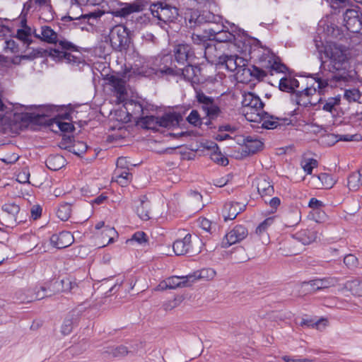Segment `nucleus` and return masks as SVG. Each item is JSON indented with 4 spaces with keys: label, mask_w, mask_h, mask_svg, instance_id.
<instances>
[{
    "label": "nucleus",
    "mask_w": 362,
    "mask_h": 362,
    "mask_svg": "<svg viewBox=\"0 0 362 362\" xmlns=\"http://www.w3.org/2000/svg\"><path fill=\"white\" fill-rule=\"evenodd\" d=\"M325 54L329 58L327 70L332 74V78L336 81H348L350 64L346 47L335 42L330 43L325 47Z\"/></svg>",
    "instance_id": "obj_1"
},
{
    "label": "nucleus",
    "mask_w": 362,
    "mask_h": 362,
    "mask_svg": "<svg viewBox=\"0 0 362 362\" xmlns=\"http://www.w3.org/2000/svg\"><path fill=\"white\" fill-rule=\"evenodd\" d=\"M150 11L151 15L158 20L157 25L169 33L170 30L177 31L181 25L182 17L177 7L164 1L151 3Z\"/></svg>",
    "instance_id": "obj_2"
},
{
    "label": "nucleus",
    "mask_w": 362,
    "mask_h": 362,
    "mask_svg": "<svg viewBox=\"0 0 362 362\" xmlns=\"http://www.w3.org/2000/svg\"><path fill=\"white\" fill-rule=\"evenodd\" d=\"M151 2L148 0H134L130 3H122L121 7L112 11L115 17H120L128 19L131 16V21L135 22L140 28L146 26L151 22L148 13L139 14L148 6L150 7Z\"/></svg>",
    "instance_id": "obj_3"
},
{
    "label": "nucleus",
    "mask_w": 362,
    "mask_h": 362,
    "mask_svg": "<svg viewBox=\"0 0 362 362\" xmlns=\"http://www.w3.org/2000/svg\"><path fill=\"white\" fill-rule=\"evenodd\" d=\"M163 74L179 76L181 78L189 81L192 85L204 83L206 81V76L203 74L200 66H193L187 63L183 67H179L174 64V66H167L165 64L160 69Z\"/></svg>",
    "instance_id": "obj_4"
},
{
    "label": "nucleus",
    "mask_w": 362,
    "mask_h": 362,
    "mask_svg": "<svg viewBox=\"0 0 362 362\" xmlns=\"http://www.w3.org/2000/svg\"><path fill=\"white\" fill-rule=\"evenodd\" d=\"M131 31L123 24H118L111 28L105 42H110L112 49L118 52H126L133 43Z\"/></svg>",
    "instance_id": "obj_5"
},
{
    "label": "nucleus",
    "mask_w": 362,
    "mask_h": 362,
    "mask_svg": "<svg viewBox=\"0 0 362 362\" xmlns=\"http://www.w3.org/2000/svg\"><path fill=\"white\" fill-rule=\"evenodd\" d=\"M1 223L7 228H14L18 224L25 222V215L21 211L19 205L12 202L6 203L2 207Z\"/></svg>",
    "instance_id": "obj_6"
},
{
    "label": "nucleus",
    "mask_w": 362,
    "mask_h": 362,
    "mask_svg": "<svg viewBox=\"0 0 362 362\" xmlns=\"http://www.w3.org/2000/svg\"><path fill=\"white\" fill-rule=\"evenodd\" d=\"M175 60H172L171 56H165L163 57L162 61L163 62H168L170 61V65L169 66H174V64L179 66L183 67L186 66L187 63H190L192 59L195 58L194 52L192 46L187 43H181L175 46L173 49ZM168 66V65H166Z\"/></svg>",
    "instance_id": "obj_7"
},
{
    "label": "nucleus",
    "mask_w": 362,
    "mask_h": 362,
    "mask_svg": "<svg viewBox=\"0 0 362 362\" xmlns=\"http://www.w3.org/2000/svg\"><path fill=\"white\" fill-rule=\"evenodd\" d=\"M62 286V291L74 292V289L78 288L76 281H71L69 279L61 281L53 279L49 284L40 286V291L36 292V299L40 300L46 297L52 296L56 291H59V287Z\"/></svg>",
    "instance_id": "obj_8"
},
{
    "label": "nucleus",
    "mask_w": 362,
    "mask_h": 362,
    "mask_svg": "<svg viewBox=\"0 0 362 362\" xmlns=\"http://www.w3.org/2000/svg\"><path fill=\"white\" fill-rule=\"evenodd\" d=\"M317 238V233L314 230H302L299 233H296L294 236L286 242L285 245L288 249V251H285L282 253L285 256H293L298 255L300 252V250L296 248V245L298 243H301L302 245H306L314 242Z\"/></svg>",
    "instance_id": "obj_9"
},
{
    "label": "nucleus",
    "mask_w": 362,
    "mask_h": 362,
    "mask_svg": "<svg viewBox=\"0 0 362 362\" xmlns=\"http://www.w3.org/2000/svg\"><path fill=\"white\" fill-rule=\"evenodd\" d=\"M202 241L199 238L192 240L191 234H187L183 239L176 240L173 243V250L176 255H188L194 256L201 252Z\"/></svg>",
    "instance_id": "obj_10"
},
{
    "label": "nucleus",
    "mask_w": 362,
    "mask_h": 362,
    "mask_svg": "<svg viewBox=\"0 0 362 362\" xmlns=\"http://www.w3.org/2000/svg\"><path fill=\"white\" fill-rule=\"evenodd\" d=\"M247 119L254 122H262V127L267 129H274L281 125L291 124V120L288 118H279L269 114L265 111L259 113H248Z\"/></svg>",
    "instance_id": "obj_11"
},
{
    "label": "nucleus",
    "mask_w": 362,
    "mask_h": 362,
    "mask_svg": "<svg viewBox=\"0 0 362 362\" xmlns=\"http://www.w3.org/2000/svg\"><path fill=\"white\" fill-rule=\"evenodd\" d=\"M344 25L353 33H362V11L358 6L347 8L343 13Z\"/></svg>",
    "instance_id": "obj_12"
},
{
    "label": "nucleus",
    "mask_w": 362,
    "mask_h": 362,
    "mask_svg": "<svg viewBox=\"0 0 362 362\" xmlns=\"http://www.w3.org/2000/svg\"><path fill=\"white\" fill-rule=\"evenodd\" d=\"M316 88L314 86L306 87L303 90H298L291 95V100L299 106L307 107L316 106L322 103V98H320L317 102H313V95L315 94Z\"/></svg>",
    "instance_id": "obj_13"
},
{
    "label": "nucleus",
    "mask_w": 362,
    "mask_h": 362,
    "mask_svg": "<svg viewBox=\"0 0 362 362\" xmlns=\"http://www.w3.org/2000/svg\"><path fill=\"white\" fill-rule=\"evenodd\" d=\"M222 17L215 15L208 10H194L190 14L189 23L192 26H200L205 23L217 24L221 22Z\"/></svg>",
    "instance_id": "obj_14"
},
{
    "label": "nucleus",
    "mask_w": 362,
    "mask_h": 362,
    "mask_svg": "<svg viewBox=\"0 0 362 362\" xmlns=\"http://www.w3.org/2000/svg\"><path fill=\"white\" fill-rule=\"evenodd\" d=\"M242 105L244 107V114L246 118L250 112L260 114L264 106V103L259 97L251 92L243 95Z\"/></svg>",
    "instance_id": "obj_15"
},
{
    "label": "nucleus",
    "mask_w": 362,
    "mask_h": 362,
    "mask_svg": "<svg viewBox=\"0 0 362 362\" xmlns=\"http://www.w3.org/2000/svg\"><path fill=\"white\" fill-rule=\"evenodd\" d=\"M248 235V230L243 225H237L229 231L223 238L221 247L227 248L229 246L240 242Z\"/></svg>",
    "instance_id": "obj_16"
},
{
    "label": "nucleus",
    "mask_w": 362,
    "mask_h": 362,
    "mask_svg": "<svg viewBox=\"0 0 362 362\" xmlns=\"http://www.w3.org/2000/svg\"><path fill=\"white\" fill-rule=\"evenodd\" d=\"M221 28L220 30H215L213 28L205 30L206 33L209 34V40H215L218 42H233L236 45L235 34L229 33L228 28L223 24L221 25Z\"/></svg>",
    "instance_id": "obj_17"
},
{
    "label": "nucleus",
    "mask_w": 362,
    "mask_h": 362,
    "mask_svg": "<svg viewBox=\"0 0 362 362\" xmlns=\"http://www.w3.org/2000/svg\"><path fill=\"white\" fill-rule=\"evenodd\" d=\"M259 62H264L263 66L267 69L268 74L269 73L271 75H273V71L286 73L288 71V68L286 64L269 55L263 54L259 59Z\"/></svg>",
    "instance_id": "obj_18"
},
{
    "label": "nucleus",
    "mask_w": 362,
    "mask_h": 362,
    "mask_svg": "<svg viewBox=\"0 0 362 362\" xmlns=\"http://www.w3.org/2000/svg\"><path fill=\"white\" fill-rule=\"evenodd\" d=\"M191 285L188 275L185 277L172 276L161 281L158 286V290L175 289L177 288L187 287Z\"/></svg>",
    "instance_id": "obj_19"
},
{
    "label": "nucleus",
    "mask_w": 362,
    "mask_h": 362,
    "mask_svg": "<svg viewBox=\"0 0 362 362\" xmlns=\"http://www.w3.org/2000/svg\"><path fill=\"white\" fill-rule=\"evenodd\" d=\"M339 283V279L336 277H325L322 279H315L308 281L302 282V286L310 285L313 291H320L330 287L335 286Z\"/></svg>",
    "instance_id": "obj_20"
},
{
    "label": "nucleus",
    "mask_w": 362,
    "mask_h": 362,
    "mask_svg": "<svg viewBox=\"0 0 362 362\" xmlns=\"http://www.w3.org/2000/svg\"><path fill=\"white\" fill-rule=\"evenodd\" d=\"M74 241V238L69 231H62L58 234H53L50 237L51 245L57 249L67 247L70 246Z\"/></svg>",
    "instance_id": "obj_21"
},
{
    "label": "nucleus",
    "mask_w": 362,
    "mask_h": 362,
    "mask_svg": "<svg viewBox=\"0 0 362 362\" xmlns=\"http://www.w3.org/2000/svg\"><path fill=\"white\" fill-rule=\"evenodd\" d=\"M244 149L243 152L245 155H253L263 149L264 143L257 138L252 136H247L243 139Z\"/></svg>",
    "instance_id": "obj_22"
},
{
    "label": "nucleus",
    "mask_w": 362,
    "mask_h": 362,
    "mask_svg": "<svg viewBox=\"0 0 362 362\" xmlns=\"http://www.w3.org/2000/svg\"><path fill=\"white\" fill-rule=\"evenodd\" d=\"M245 205L240 206L239 202H228L224 204L223 216L224 221L235 219L237 216L245 210Z\"/></svg>",
    "instance_id": "obj_23"
},
{
    "label": "nucleus",
    "mask_w": 362,
    "mask_h": 362,
    "mask_svg": "<svg viewBox=\"0 0 362 362\" xmlns=\"http://www.w3.org/2000/svg\"><path fill=\"white\" fill-rule=\"evenodd\" d=\"M49 115L45 114H35L33 112H25L22 115L21 121L30 123L34 125L48 126L51 118H47Z\"/></svg>",
    "instance_id": "obj_24"
},
{
    "label": "nucleus",
    "mask_w": 362,
    "mask_h": 362,
    "mask_svg": "<svg viewBox=\"0 0 362 362\" xmlns=\"http://www.w3.org/2000/svg\"><path fill=\"white\" fill-rule=\"evenodd\" d=\"M181 121H182V117L180 113L168 112L158 117V126L165 128L178 126Z\"/></svg>",
    "instance_id": "obj_25"
},
{
    "label": "nucleus",
    "mask_w": 362,
    "mask_h": 362,
    "mask_svg": "<svg viewBox=\"0 0 362 362\" xmlns=\"http://www.w3.org/2000/svg\"><path fill=\"white\" fill-rule=\"evenodd\" d=\"M72 122H63L61 121L57 117H53L50 119L49 124H48V126L49 127H50V129L54 132H57L59 130L62 132L69 133L72 132L75 130V127Z\"/></svg>",
    "instance_id": "obj_26"
},
{
    "label": "nucleus",
    "mask_w": 362,
    "mask_h": 362,
    "mask_svg": "<svg viewBox=\"0 0 362 362\" xmlns=\"http://www.w3.org/2000/svg\"><path fill=\"white\" fill-rule=\"evenodd\" d=\"M78 322V314L74 311L69 313L65 317L62 326V333L64 335L69 334L73 329L74 325H77Z\"/></svg>",
    "instance_id": "obj_27"
},
{
    "label": "nucleus",
    "mask_w": 362,
    "mask_h": 362,
    "mask_svg": "<svg viewBox=\"0 0 362 362\" xmlns=\"http://www.w3.org/2000/svg\"><path fill=\"white\" fill-rule=\"evenodd\" d=\"M66 162V159L62 155L54 154L48 156L45 164L49 170L57 171L65 166Z\"/></svg>",
    "instance_id": "obj_28"
},
{
    "label": "nucleus",
    "mask_w": 362,
    "mask_h": 362,
    "mask_svg": "<svg viewBox=\"0 0 362 362\" xmlns=\"http://www.w3.org/2000/svg\"><path fill=\"white\" fill-rule=\"evenodd\" d=\"M137 124L141 125L143 129L157 131L158 126V117L153 115L141 116L136 121Z\"/></svg>",
    "instance_id": "obj_29"
},
{
    "label": "nucleus",
    "mask_w": 362,
    "mask_h": 362,
    "mask_svg": "<svg viewBox=\"0 0 362 362\" xmlns=\"http://www.w3.org/2000/svg\"><path fill=\"white\" fill-rule=\"evenodd\" d=\"M108 82L112 86L115 91L119 95H124L127 94V90L125 87L126 81L117 76L111 75L108 77Z\"/></svg>",
    "instance_id": "obj_30"
},
{
    "label": "nucleus",
    "mask_w": 362,
    "mask_h": 362,
    "mask_svg": "<svg viewBox=\"0 0 362 362\" xmlns=\"http://www.w3.org/2000/svg\"><path fill=\"white\" fill-rule=\"evenodd\" d=\"M216 274V272L211 268L202 269L194 272L193 274L188 275V279H190L191 283L201 279L211 280L214 278Z\"/></svg>",
    "instance_id": "obj_31"
},
{
    "label": "nucleus",
    "mask_w": 362,
    "mask_h": 362,
    "mask_svg": "<svg viewBox=\"0 0 362 362\" xmlns=\"http://www.w3.org/2000/svg\"><path fill=\"white\" fill-rule=\"evenodd\" d=\"M259 63V66H257L255 64H250V77L252 78V81H262L264 78L267 76L268 71L263 66L264 65V62Z\"/></svg>",
    "instance_id": "obj_32"
},
{
    "label": "nucleus",
    "mask_w": 362,
    "mask_h": 362,
    "mask_svg": "<svg viewBox=\"0 0 362 362\" xmlns=\"http://www.w3.org/2000/svg\"><path fill=\"white\" fill-rule=\"evenodd\" d=\"M257 191L262 197L264 196H272L274 193L273 185L269 180L262 178L257 182Z\"/></svg>",
    "instance_id": "obj_33"
},
{
    "label": "nucleus",
    "mask_w": 362,
    "mask_h": 362,
    "mask_svg": "<svg viewBox=\"0 0 362 362\" xmlns=\"http://www.w3.org/2000/svg\"><path fill=\"white\" fill-rule=\"evenodd\" d=\"M57 33L49 26L43 25L41 27L40 40L49 44H56L58 41Z\"/></svg>",
    "instance_id": "obj_34"
},
{
    "label": "nucleus",
    "mask_w": 362,
    "mask_h": 362,
    "mask_svg": "<svg viewBox=\"0 0 362 362\" xmlns=\"http://www.w3.org/2000/svg\"><path fill=\"white\" fill-rule=\"evenodd\" d=\"M218 62L219 64L225 65L226 68L230 71H238V60L233 55H221L218 57Z\"/></svg>",
    "instance_id": "obj_35"
},
{
    "label": "nucleus",
    "mask_w": 362,
    "mask_h": 362,
    "mask_svg": "<svg viewBox=\"0 0 362 362\" xmlns=\"http://www.w3.org/2000/svg\"><path fill=\"white\" fill-rule=\"evenodd\" d=\"M313 78L315 82L317 83L316 90H317L320 94H322L325 91V88L329 86V82L332 81H336L332 78V75L331 77H325V76H320V74H315L310 76Z\"/></svg>",
    "instance_id": "obj_36"
},
{
    "label": "nucleus",
    "mask_w": 362,
    "mask_h": 362,
    "mask_svg": "<svg viewBox=\"0 0 362 362\" xmlns=\"http://www.w3.org/2000/svg\"><path fill=\"white\" fill-rule=\"evenodd\" d=\"M64 149L78 156H81L82 154L88 150V145L86 143L81 141H74L73 144L70 146H64Z\"/></svg>",
    "instance_id": "obj_37"
},
{
    "label": "nucleus",
    "mask_w": 362,
    "mask_h": 362,
    "mask_svg": "<svg viewBox=\"0 0 362 362\" xmlns=\"http://www.w3.org/2000/svg\"><path fill=\"white\" fill-rule=\"evenodd\" d=\"M115 174L117 178V182L122 187L127 186L132 178V174L127 170L117 169Z\"/></svg>",
    "instance_id": "obj_38"
},
{
    "label": "nucleus",
    "mask_w": 362,
    "mask_h": 362,
    "mask_svg": "<svg viewBox=\"0 0 362 362\" xmlns=\"http://www.w3.org/2000/svg\"><path fill=\"white\" fill-rule=\"evenodd\" d=\"M100 16H101V15H99L96 13H89L87 14L81 15V16H80L78 17H76V18H74L70 16H64L62 18L61 20L64 22L74 21H81L87 20L88 24L93 25V23H91L90 21L91 19L96 20L98 18H99Z\"/></svg>",
    "instance_id": "obj_39"
},
{
    "label": "nucleus",
    "mask_w": 362,
    "mask_h": 362,
    "mask_svg": "<svg viewBox=\"0 0 362 362\" xmlns=\"http://www.w3.org/2000/svg\"><path fill=\"white\" fill-rule=\"evenodd\" d=\"M241 66L242 67L239 68L238 71L236 72L237 78L243 83H247L252 81V78L250 77V64L246 66L241 65Z\"/></svg>",
    "instance_id": "obj_40"
},
{
    "label": "nucleus",
    "mask_w": 362,
    "mask_h": 362,
    "mask_svg": "<svg viewBox=\"0 0 362 362\" xmlns=\"http://www.w3.org/2000/svg\"><path fill=\"white\" fill-rule=\"evenodd\" d=\"M341 101V96L337 95L335 97H330L327 100H323L321 104L323 103L322 109L326 112L332 113L333 110H335V107L339 105Z\"/></svg>",
    "instance_id": "obj_41"
},
{
    "label": "nucleus",
    "mask_w": 362,
    "mask_h": 362,
    "mask_svg": "<svg viewBox=\"0 0 362 362\" xmlns=\"http://www.w3.org/2000/svg\"><path fill=\"white\" fill-rule=\"evenodd\" d=\"M327 138L332 139V145L334 144L337 141H358L361 135L359 134H344V135H335L329 134L326 136Z\"/></svg>",
    "instance_id": "obj_42"
},
{
    "label": "nucleus",
    "mask_w": 362,
    "mask_h": 362,
    "mask_svg": "<svg viewBox=\"0 0 362 362\" xmlns=\"http://www.w3.org/2000/svg\"><path fill=\"white\" fill-rule=\"evenodd\" d=\"M196 98L199 104H202V108L204 110V106L210 107L214 103V99L212 97L206 95L204 92L199 89H196Z\"/></svg>",
    "instance_id": "obj_43"
},
{
    "label": "nucleus",
    "mask_w": 362,
    "mask_h": 362,
    "mask_svg": "<svg viewBox=\"0 0 362 362\" xmlns=\"http://www.w3.org/2000/svg\"><path fill=\"white\" fill-rule=\"evenodd\" d=\"M71 204L69 203H63L59 205L58 210L57 211V216L62 221H65L69 218V217L71 216Z\"/></svg>",
    "instance_id": "obj_44"
},
{
    "label": "nucleus",
    "mask_w": 362,
    "mask_h": 362,
    "mask_svg": "<svg viewBox=\"0 0 362 362\" xmlns=\"http://www.w3.org/2000/svg\"><path fill=\"white\" fill-rule=\"evenodd\" d=\"M317 177L320 181L322 187L325 189L332 188L336 182L332 175L328 173H320Z\"/></svg>",
    "instance_id": "obj_45"
},
{
    "label": "nucleus",
    "mask_w": 362,
    "mask_h": 362,
    "mask_svg": "<svg viewBox=\"0 0 362 362\" xmlns=\"http://www.w3.org/2000/svg\"><path fill=\"white\" fill-rule=\"evenodd\" d=\"M214 146L216 148V150L211 155V160L214 163L222 166L227 165L228 164V158L222 155V153L219 151L218 146L216 144H214Z\"/></svg>",
    "instance_id": "obj_46"
},
{
    "label": "nucleus",
    "mask_w": 362,
    "mask_h": 362,
    "mask_svg": "<svg viewBox=\"0 0 362 362\" xmlns=\"http://www.w3.org/2000/svg\"><path fill=\"white\" fill-rule=\"evenodd\" d=\"M361 185L362 182H361L360 175H358L356 172L352 173L349 175L347 180V187L349 190L356 191Z\"/></svg>",
    "instance_id": "obj_47"
},
{
    "label": "nucleus",
    "mask_w": 362,
    "mask_h": 362,
    "mask_svg": "<svg viewBox=\"0 0 362 362\" xmlns=\"http://www.w3.org/2000/svg\"><path fill=\"white\" fill-rule=\"evenodd\" d=\"M47 49L43 48L33 49V51L28 54L21 55L20 59L33 60L38 57H45Z\"/></svg>",
    "instance_id": "obj_48"
},
{
    "label": "nucleus",
    "mask_w": 362,
    "mask_h": 362,
    "mask_svg": "<svg viewBox=\"0 0 362 362\" xmlns=\"http://www.w3.org/2000/svg\"><path fill=\"white\" fill-rule=\"evenodd\" d=\"M204 118H201L199 113L196 110H192L188 117L187 121L194 127H201L203 124Z\"/></svg>",
    "instance_id": "obj_49"
},
{
    "label": "nucleus",
    "mask_w": 362,
    "mask_h": 362,
    "mask_svg": "<svg viewBox=\"0 0 362 362\" xmlns=\"http://www.w3.org/2000/svg\"><path fill=\"white\" fill-rule=\"evenodd\" d=\"M128 349L125 346L120 345L116 347L108 348L105 351V354L112 356L113 357H122L128 354Z\"/></svg>",
    "instance_id": "obj_50"
},
{
    "label": "nucleus",
    "mask_w": 362,
    "mask_h": 362,
    "mask_svg": "<svg viewBox=\"0 0 362 362\" xmlns=\"http://www.w3.org/2000/svg\"><path fill=\"white\" fill-rule=\"evenodd\" d=\"M344 98L349 103L358 102L361 98V94L356 88L349 89L344 91Z\"/></svg>",
    "instance_id": "obj_51"
},
{
    "label": "nucleus",
    "mask_w": 362,
    "mask_h": 362,
    "mask_svg": "<svg viewBox=\"0 0 362 362\" xmlns=\"http://www.w3.org/2000/svg\"><path fill=\"white\" fill-rule=\"evenodd\" d=\"M204 110L206 112V117L215 119L221 112V108L216 105L215 103H214L210 107L204 106Z\"/></svg>",
    "instance_id": "obj_52"
},
{
    "label": "nucleus",
    "mask_w": 362,
    "mask_h": 362,
    "mask_svg": "<svg viewBox=\"0 0 362 362\" xmlns=\"http://www.w3.org/2000/svg\"><path fill=\"white\" fill-rule=\"evenodd\" d=\"M148 204L144 202H141L140 205L136 208V213L139 218L144 221L150 219L149 211L146 209Z\"/></svg>",
    "instance_id": "obj_53"
},
{
    "label": "nucleus",
    "mask_w": 362,
    "mask_h": 362,
    "mask_svg": "<svg viewBox=\"0 0 362 362\" xmlns=\"http://www.w3.org/2000/svg\"><path fill=\"white\" fill-rule=\"evenodd\" d=\"M274 222V218L269 217L264 220L256 228V233L259 235H262L267 232V230L269 226Z\"/></svg>",
    "instance_id": "obj_54"
},
{
    "label": "nucleus",
    "mask_w": 362,
    "mask_h": 362,
    "mask_svg": "<svg viewBox=\"0 0 362 362\" xmlns=\"http://www.w3.org/2000/svg\"><path fill=\"white\" fill-rule=\"evenodd\" d=\"M330 35L337 39H342L344 37V32L339 26L331 24L330 26H328L327 29Z\"/></svg>",
    "instance_id": "obj_55"
},
{
    "label": "nucleus",
    "mask_w": 362,
    "mask_h": 362,
    "mask_svg": "<svg viewBox=\"0 0 362 362\" xmlns=\"http://www.w3.org/2000/svg\"><path fill=\"white\" fill-rule=\"evenodd\" d=\"M279 88L280 90L286 93H289L293 95V88L290 85V83L286 76L283 77L280 79L279 83Z\"/></svg>",
    "instance_id": "obj_56"
},
{
    "label": "nucleus",
    "mask_w": 362,
    "mask_h": 362,
    "mask_svg": "<svg viewBox=\"0 0 362 362\" xmlns=\"http://www.w3.org/2000/svg\"><path fill=\"white\" fill-rule=\"evenodd\" d=\"M46 49L47 52L46 53V57H50L56 62H62V55L64 53L63 51H60L59 49L55 48H49Z\"/></svg>",
    "instance_id": "obj_57"
},
{
    "label": "nucleus",
    "mask_w": 362,
    "mask_h": 362,
    "mask_svg": "<svg viewBox=\"0 0 362 362\" xmlns=\"http://www.w3.org/2000/svg\"><path fill=\"white\" fill-rule=\"evenodd\" d=\"M128 241H135L139 244L146 243L148 242L147 235L143 231H137L132 235V238Z\"/></svg>",
    "instance_id": "obj_58"
},
{
    "label": "nucleus",
    "mask_w": 362,
    "mask_h": 362,
    "mask_svg": "<svg viewBox=\"0 0 362 362\" xmlns=\"http://www.w3.org/2000/svg\"><path fill=\"white\" fill-rule=\"evenodd\" d=\"M57 42L59 43L61 48L64 50H68V51H72V52H78V47L73 44L72 42L67 41L66 40H58Z\"/></svg>",
    "instance_id": "obj_59"
},
{
    "label": "nucleus",
    "mask_w": 362,
    "mask_h": 362,
    "mask_svg": "<svg viewBox=\"0 0 362 362\" xmlns=\"http://www.w3.org/2000/svg\"><path fill=\"white\" fill-rule=\"evenodd\" d=\"M62 62L66 60L68 63L78 65L81 61V58L74 56L69 52H64L62 54Z\"/></svg>",
    "instance_id": "obj_60"
},
{
    "label": "nucleus",
    "mask_w": 362,
    "mask_h": 362,
    "mask_svg": "<svg viewBox=\"0 0 362 362\" xmlns=\"http://www.w3.org/2000/svg\"><path fill=\"white\" fill-rule=\"evenodd\" d=\"M358 258L352 254H349L346 255L344 258V263L349 267V268H354L356 267L358 265Z\"/></svg>",
    "instance_id": "obj_61"
},
{
    "label": "nucleus",
    "mask_w": 362,
    "mask_h": 362,
    "mask_svg": "<svg viewBox=\"0 0 362 362\" xmlns=\"http://www.w3.org/2000/svg\"><path fill=\"white\" fill-rule=\"evenodd\" d=\"M4 49H9L12 53H17L19 52V47L18 43L12 40H8L5 41Z\"/></svg>",
    "instance_id": "obj_62"
},
{
    "label": "nucleus",
    "mask_w": 362,
    "mask_h": 362,
    "mask_svg": "<svg viewBox=\"0 0 362 362\" xmlns=\"http://www.w3.org/2000/svg\"><path fill=\"white\" fill-rule=\"evenodd\" d=\"M127 105H134V110H132L134 114H144V107L140 102L131 100Z\"/></svg>",
    "instance_id": "obj_63"
},
{
    "label": "nucleus",
    "mask_w": 362,
    "mask_h": 362,
    "mask_svg": "<svg viewBox=\"0 0 362 362\" xmlns=\"http://www.w3.org/2000/svg\"><path fill=\"white\" fill-rule=\"evenodd\" d=\"M192 40L194 43H196L197 45H202L205 49L209 45L208 40L206 39V36H201L199 35H193Z\"/></svg>",
    "instance_id": "obj_64"
}]
</instances>
